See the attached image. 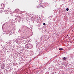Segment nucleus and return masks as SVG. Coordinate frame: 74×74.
<instances>
[{"label": "nucleus", "instance_id": "39448f33", "mask_svg": "<svg viewBox=\"0 0 74 74\" xmlns=\"http://www.w3.org/2000/svg\"><path fill=\"white\" fill-rule=\"evenodd\" d=\"M2 68L3 69H4V67H3V66L2 67Z\"/></svg>", "mask_w": 74, "mask_h": 74}, {"label": "nucleus", "instance_id": "20e7f679", "mask_svg": "<svg viewBox=\"0 0 74 74\" xmlns=\"http://www.w3.org/2000/svg\"><path fill=\"white\" fill-rule=\"evenodd\" d=\"M66 10L67 11H69V8H67L66 9Z\"/></svg>", "mask_w": 74, "mask_h": 74}, {"label": "nucleus", "instance_id": "1a4fd4ad", "mask_svg": "<svg viewBox=\"0 0 74 74\" xmlns=\"http://www.w3.org/2000/svg\"><path fill=\"white\" fill-rule=\"evenodd\" d=\"M26 45V46L27 45Z\"/></svg>", "mask_w": 74, "mask_h": 74}, {"label": "nucleus", "instance_id": "f03ea898", "mask_svg": "<svg viewBox=\"0 0 74 74\" xmlns=\"http://www.w3.org/2000/svg\"><path fill=\"white\" fill-rule=\"evenodd\" d=\"M59 50H63V49L62 48H60L59 49Z\"/></svg>", "mask_w": 74, "mask_h": 74}, {"label": "nucleus", "instance_id": "6e6552de", "mask_svg": "<svg viewBox=\"0 0 74 74\" xmlns=\"http://www.w3.org/2000/svg\"><path fill=\"white\" fill-rule=\"evenodd\" d=\"M23 38V37L21 38V40H22V38Z\"/></svg>", "mask_w": 74, "mask_h": 74}, {"label": "nucleus", "instance_id": "f257e3e1", "mask_svg": "<svg viewBox=\"0 0 74 74\" xmlns=\"http://www.w3.org/2000/svg\"><path fill=\"white\" fill-rule=\"evenodd\" d=\"M3 10L4 8H0V12H3Z\"/></svg>", "mask_w": 74, "mask_h": 74}, {"label": "nucleus", "instance_id": "7ed1b4c3", "mask_svg": "<svg viewBox=\"0 0 74 74\" xmlns=\"http://www.w3.org/2000/svg\"><path fill=\"white\" fill-rule=\"evenodd\" d=\"M66 58H65V57H64V58H63V60H65L66 59Z\"/></svg>", "mask_w": 74, "mask_h": 74}, {"label": "nucleus", "instance_id": "423d86ee", "mask_svg": "<svg viewBox=\"0 0 74 74\" xmlns=\"http://www.w3.org/2000/svg\"><path fill=\"white\" fill-rule=\"evenodd\" d=\"M43 25H45V23H43Z\"/></svg>", "mask_w": 74, "mask_h": 74}, {"label": "nucleus", "instance_id": "0eeeda50", "mask_svg": "<svg viewBox=\"0 0 74 74\" xmlns=\"http://www.w3.org/2000/svg\"><path fill=\"white\" fill-rule=\"evenodd\" d=\"M18 11H19V10L17 9L16 10V11H17V12H18Z\"/></svg>", "mask_w": 74, "mask_h": 74}]
</instances>
